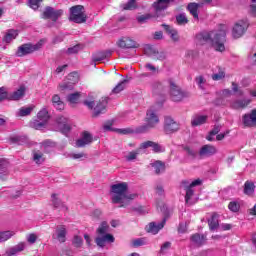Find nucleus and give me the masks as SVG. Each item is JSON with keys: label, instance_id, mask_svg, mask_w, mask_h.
<instances>
[{"label": "nucleus", "instance_id": "f257e3e1", "mask_svg": "<svg viewBox=\"0 0 256 256\" xmlns=\"http://www.w3.org/2000/svg\"><path fill=\"white\" fill-rule=\"evenodd\" d=\"M227 32L225 30H220L218 32H202L197 35L198 41L203 43H211L212 47H214L215 51H219L223 53L225 51V41H227Z\"/></svg>", "mask_w": 256, "mask_h": 256}, {"label": "nucleus", "instance_id": "f03ea898", "mask_svg": "<svg viewBox=\"0 0 256 256\" xmlns=\"http://www.w3.org/2000/svg\"><path fill=\"white\" fill-rule=\"evenodd\" d=\"M127 189L129 187L127 186L126 182L114 184L111 186V191L114 193L112 196V203H122L119 207H126L129 205L130 201H133L135 197H137V194H130L127 195Z\"/></svg>", "mask_w": 256, "mask_h": 256}, {"label": "nucleus", "instance_id": "7ed1b4c3", "mask_svg": "<svg viewBox=\"0 0 256 256\" xmlns=\"http://www.w3.org/2000/svg\"><path fill=\"white\" fill-rule=\"evenodd\" d=\"M166 85L168 87L170 99L176 103L183 101V99H187L189 97V92L184 91L181 86L177 84V81L173 78H169L166 80Z\"/></svg>", "mask_w": 256, "mask_h": 256}, {"label": "nucleus", "instance_id": "20e7f679", "mask_svg": "<svg viewBox=\"0 0 256 256\" xmlns=\"http://www.w3.org/2000/svg\"><path fill=\"white\" fill-rule=\"evenodd\" d=\"M45 44V40H40L36 44L27 43L18 47L16 52L17 57H25V55H31V53H35V51H39L41 47Z\"/></svg>", "mask_w": 256, "mask_h": 256}, {"label": "nucleus", "instance_id": "39448f33", "mask_svg": "<svg viewBox=\"0 0 256 256\" xmlns=\"http://www.w3.org/2000/svg\"><path fill=\"white\" fill-rule=\"evenodd\" d=\"M69 21L73 23H85L87 15H85V8L82 5L72 6L70 8Z\"/></svg>", "mask_w": 256, "mask_h": 256}, {"label": "nucleus", "instance_id": "423d86ee", "mask_svg": "<svg viewBox=\"0 0 256 256\" xmlns=\"http://www.w3.org/2000/svg\"><path fill=\"white\" fill-rule=\"evenodd\" d=\"M47 121H49V111L47 108H43L37 114V119L33 120L30 125L33 129L41 130L47 125Z\"/></svg>", "mask_w": 256, "mask_h": 256}, {"label": "nucleus", "instance_id": "0eeeda50", "mask_svg": "<svg viewBox=\"0 0 256 256\" xmlns=\"http://www.w3.org/2000/svg\"><path fill=\"white\" fill-rule=\"evenodd\" d=\"M247 29H249V20H239L235 23L233 29H232V36L234 39H240V37H243L245 33L247 32Z\"/></svg>", "mask_w": 256, "mask_h": 256}, {"label": "nucleus", "instance_id": "6e6552de", "mask_svg": "<svg viewBox=\"0 0 256 256\" xmlns=\"http://www.w3.org/2000/svg\"><path fill=\"white\" fill-rule=\"evenodd\" d=\"M63 9H55L51 6H48L44 9L42 13V19H51L53 23H57L60 17H63Z\"/></svg>", "mask_w": 256, "mask_h": 256}, {"label": "nucleus", "instance_id": "1a4fd4ad", "mask_svg": "<svg viewBox=\"0 0 256 256\" xmlns=\"http://www.w3.org/2000/svg\"><path fill=\"white\" fill-rule=\"evenodd\" d=\"M180 125L171 116H166L164 118V133L166 135H172V133H177L179 131Z\"/></svg>", "mask_w": 256, "mask_h": 256}, {"label": "nucleus", "instance_id": "9d476101", "mask_svg": "<svg viewBox=\"0 0 256 256\" xmlns=\"http://www.w3.org/2000/svg\"><path fill=\"white\" fill-rule=\"evenodd\" d=\"M77 73H71L68 78L59 84L60 91H72L74 85L77 83Z\"/></svg>", "mask_w": 256, "mask_h": 256}, {"label": "nucleus", "instance_id": "9b49d317", "mask_svg": "<svg viewBox=\"0 0 256 256\" xmlns=\"http://www.w3.org/2000/svg\"><path fill=\"white\" fill-rule=\"evenodd\" d=\"M117 46L120 49H137L139 44L129 37H122L118 40Z\"/></svg>", "mask_w": 256, "mask_h": 256}, {"label": "nucleus", "instance_id": "f8f14e48", "mask_svg": "<svg viewBox=\"0 0 256 256\" xmlns=\"http://www.w3.org/2000/svg\"><path fill=\"white\" fill-rule=\"evenodd\" d=\"M58 129H60L63 135H67L71 131V123H69V118L64 116H59L56 119Z\"/></svg>", "mask_w": 256, "mask_h": 256}, {"label": "nucleus", "instance_id": "ddd939ff", "mask_svg": "<svg viewBox=\"0 0 256 256\" xmlns=\"http://www.w3.org/2000/svg\"><path fill=\"white\" fill-rule=\"evenodd\" d=\"M216 153L217 147L211 144L203 145L198 152L201 159H205V157H213V155H216Z\"/></svg>", "mask_w": 256, "mask_h": 256}, {"label": "nucleus", "instance_id": "4468645a", "mask_svg": "<svg viewBox=\"0 0 256 256\" xmlns=\"http://www.w3.org/2000/svg\"><path fill=\"white\" fill-rule=\"evenodd\" d=\"M146 124L152 129L159 125V116L153 110H148L145 117Z\"/></svg>", "mask_w": 256, "mask_h": 256}, {"label": "nucleus", "instance_id": "2eb2a0df", "mask_svg": "<svg viewBox=\"0 0 256 256\" xmlns=\"http://www.w3.org/2000/svg\"><path fill=\"white\" fill-rule=\"evenodd\" d=\"M165 223H167V218H163V220L159 224L155 222H150L146 226V231L147 233H152V235H157V233H159V231L163 229V227H165Z\"/></svg>", "mask_w": 256, "mask_h": 256}, {"label": "nucleus", "instance_id": "dca6fc26", "mask_svg": "<svg viewBox=\"0 0 256 256\" xmlns=\"http://www.w3.org/2000/svg\"><path fill=\"white\" fill-rule=\"evenodd\" d=\"M242 123L245 127H256V109L252 110L251 113L244 114Z\"/></svg>", "mask_w": 256, "mask_h": 256}, {"label": "nucleus", "instance_id": "f3484780", "mask_svg": "<svg viewBox=\"0 0 256 256\" xmlns=\"http://www.w3.org/2000/svg\"><path fill=\"white\" fill-rule=\"evenodd\" d=\"M53 239L59 241V243H65L67 241V228L65 225L57 226L55 234L52 235Z\"/></svg>", "mask_w": 256, "mask_h": 256}, {"label": "nucleus", "instance_id": "a211bd4d", "mask_svg": "<svg viewBox=\"0 0 256 256\" xmlns=\"http://www.w3.org/2000/svg\"><path fill=\"white\" fill-rule=\"evenodd\" d=\"M111 243H115V236H113V234H100V236L97 238L98 247H105V245Z\"/></svg>", "mask_w": 256, "mask_h": 256}, {"label": "nucleus", "instance_id": "6ab92c4d", "mask_svg": "<svg viewBox=\"0 0 256 256\" xmlns=\"http://www.w3.org/2000/svg\"><path fill=\"white\" fill-rule=\"evenodd\" d=\"M25 247H27V244H25V242H20L17 245L8 248L6 250L5 255L6 256L18 255V253H22V251H25Z\"/></svg>", "mask_w": 256, "mask_h": 256}, {"label": "nucleus", "instance_id": "aec40b11", "mask_svg": "<svg viewBox=\"0 0 256 256\" xmlns=\"http://www.w3.org/2000/svg\"><path fill=\"white\" fill-rule=\"evenodd\" d=\"M190 241L196 245V247H203L207 242V236L200 233H195L190 236Z\"/></svg>", "mask_w": 256, "mask_h": 256}, {"label": "nucleus", "instance_id": "412c9836", "mask_svg": "<svg viewBox=\"0 0 256 256\" xmlns=\"http://www.w3.org/2000/svg\"><path fill=\"white\" fill-rule=\"evenodd\" d=\"M93 142V136L89 132H83L82 137L76 141V147H85Z\"/></svg>", "mask_w": 256, "mask_h": 256}, {"label": "nucleus", "instance_id": "4be33fe9", "mask_svg": "<svg viewBox=\"0 0 256 256\" xmlns=\"http://www.w3.org/2000/svg\"><path fill=\"white\" fill-rule=\"evenodd\" d=\"M173 3H175V0H158L153 3V7L156 11H165Z\"/></svg>", "mask_w": 256, "mask_h": 256}, {"label": "nucleus", "instance_id": "5701e85b", "mask_svg": "<svg viewBox=\"0 0 256 256\" xmlns=\"http://www.w3.org/2000/svg\"><path fill=\"white\" fill-rule=\"evenodd\" d=\"M107 105H109V97H102L97 103V115L107 113Z\"/></svg>", "mask_w": 256, "mask_h": 256}, {"label": "nucleus", "instance_id": "b1692460", "mask_svg": "<svg viewBox=\"0 0 256 256\" xmlns=\"http://www.w3.org/2000/svg\"><path fill=\"white\" fill-rule=\"evenodd\" d=\"M208 227L210 231H216V229H219V215L217 212H213L211 218L208 219Z\"/></svg>", "mask_w": 256, "mask_h": 256}, {"label": "nucleus", "instance_id": "393cba45", "mask_svg": "<svg viewBox=\"0 0 256 256\" xmlns=\"http://www.w3.org/2000/svg\"><path fill=\"white\" fill-rule=\"evenodd\" d=\"M19 35V31L15 29L7 30L2 41L3 43H11V41H14V39H17Z\"/></svg>", "mask_w": 256, "mask_h": 256}, {"label": "nucleus", "instance_id": "a878e982", "mask_svg": "<svg viewBox=\"0 0 256 256\" xmlns=\"http://www.w3.org/2000/svg\"><path fill=\"white\" fill-rule=\"evenodd\" d=\"M199 185H203V181L199 178L192 181L191 183H189V181L187 180L181 181V187L184 191H186L187 189H191L193 187H199Z\"/></svg>", "mask_w": 256, "mask_h": 256}, {"label": "nucleus", "instance_id": "bb28decb", "mask_svg": "<svg viewBox=\"0 0 256 256\" xmlns=\"http://www.w3.org/2000/svg\"><path fill=\"white\" fill-rule=\"evenodd\" d=\"M24 96H25V87L21 86L18 90L8 95V99L10 101H19V99H23Z\"/></svg>", "mask_w": 256, "mask_h": 256}, {"label": "nucleus", "instance_id": "cd10ccee", "mask_svg": "<svg viewBox=\"0 0 256 256\" xmlns=\"http://www.w3.org/2000/svg\"><path fill=\"white\" fill-rule=\"evenodd\" d=\"M51 102L53 107L58 111H63V109H65V103L61 100V97L58 94L52 96Z\"/></svg>", "mask_w": 256, "mask_h": 256}, {"label": "nucleus", "instance_id": "c85d7f7f", "mask_svg": "<svg viewBox=\"0 0 256 256\" xmlns=\"http://www.w3.org/2000/svg\"><path fill=\"white\" fill-rule=\"evenodd\" d=\"M199 7H201V5L195 2H191L187 6V10L189 11L190 15L194 17V19H199Z\"/></svg>", "mask_w": 256, "mask_h": 256}, {"label": "nucleus", "instance_id": "c756f323", "mask_svg": "<svg viewBox=\"0 0 256 256\" xmlns=\"http://www.w3.org/2000/svg\"><path fill=\"white\" fill-rule=\"evenodd\" d=\"M162 27L164 28V31H166V33L170 35L172 41H179V32H177L176 29L172 28L167 24H162Z\"/></svg>", "mask_w": 256, "mask_h": 256}, {"label": "nucleus", "instance_id": "7c9ffc66", "mask_svg": "<svg viewBox=\"0 0 256 256\" xmlns=\"http://www.w3.org/2000/svg\"><path fill=\"white\" fill-rule=\"evenodd\" d=\"M207 123V116L205 115H196L191 120L192 127H199V125H205Z\"/></svg>", "mask_w": 256, "mask_h": 256}, {"label": "nucleus", "instance_id": "2f4dec72", "mask_svg": "<svg viewBox=\"0 0 256 256\" xmlns=\"http://www.w3.org/2000/svg\"><path fill=\"white\" fill-rule=\"evenodd\" d=\"M83 103L90 111H94L93 117H97V111H95V96L89 95Z\"/></svg>", "mask_w": 256, "mask_h": 256}, {"label": "nucleus", "instance_id": "473e14b6", "mask_svg": "<svg viewBox=\"0 0 256 256\" xmlns=\"http://www.w3.org/2000/svg\"><path fill=\"white\" fill-rule=\"evenodd\" d=\"M250 103L251 100L249 99L235 100L232 102L231 107L232 109H245Z\"/></svg>", "mask_w": 256, "mask_h": 256}, {"label": "nucleus", "instance_id": "72a5a7b5", "mask_svg": "<svg viewBox=\"0 0 256 256\" xmlns=\"http://www.w3.org/2000/svg\"><path fill=\"white\" fill-rule=\"evenodd\" d=\"M255 194V183L251 181H246L244 183V195H248V197H253Z\"/></svg>", "mask_w": 256, "mask_h": 256}, {"label": "nucleus", "instance_id": "f704fd0d", "mask_svg": "<svg viewBox=\"0 0 256 256\" xmlns=\"http://www.w3.org/2000/svg\"><path fill=\"white\" fill-rule=\"evenodd\" d=\"M152 167L155 169L156 175H161V173L165 172V164L161 160H157L151 164Z\"/></svg>", "mask_w": 256, "mask_h": 256}, {"label": "nucleus", "instance_id": "c9c22d12", "mask_svg": "<svg viewBox=\"0 0 256 256\" xmlns=\"http://www.w3.org/2000/svg\"><path fill=\"white\" fill-rule=\"evenodd\" d=\"M33 109H35V107L33 106L21 107L16 113V115L17 117H27L28 115H31Z\"/></svg>", "mask_w": 256, "mask_h": 256}, {"label": "nucleus", "instance_id": "e433bc0d", "mask_svg": "<svg viewBox=\"0 0 256 256\" xmlns=\"http://www.w3.org/2000/svg\"><path fill=\"white\" fill-rule=\"evenodd\" d=\"M137 7V0H128L127 3L122 4V9L124 11H134Z\"/></svg>", "mask_w": 256, "mask_h": 256}, {"label": "nucleus", "instance_id": "4c0bfd02", "mask_svg": "<svg viewBox=\"0 0 256 256\" xmlns=\"http://www.w3.org/2000/svg\"><path fill=\"white\" fill-rule=\"evenodd\" d=\"M79 99H81V92H75L67 96L68 103L72 105L79 103Z\"/></svg>", "mask_w": 256, "mask_h": 256}, {"label": "nucleus", "instance_id": "58836bf2", "mask_svg": "<svg viewBox=\"0 0 256 256\" xmlns=\"http://www.w3.org/2000/svg\"><path fill=\"white\" fill-rule=\"evenodd\" d=\"M33 161L37 165H41V163L45 162V157L41 151H34L33 152Z\"/></svg>", "mask_w": 256, "mask_h": 256}, {"label": "nucleus", "instance_id": "ea45409f", "mask_svg": "<svg viewBox=\"0 0 256 256\" xmlns=\"http://www.w3.org/2000/svg\"><path fill=\"white\" fill-rule=\"evenodd\" d=\"M112 53L110 50H102L97 54V62L101 63V61H105V59L111 57Z\"/></svg>", "mask_w": 256, "mask_h": 256}, {"label": "nucleus", "instance_id": "a19ab883", "mask_svg": "<svg viewBox=\"0 0 256 256\" xmlns=\"http://www.w3.org/2000/svg\"><path fill=\"white\" fill-rule=\"evenodd\" d=\"M14 235H15L14 231L0 232V243H3L5 241H9V239H11V237H13Z\"/></svg>", "mask_w": 256, "mask_h": 256}, {"label": "nucleus", "instance_id": "79ce46f5", "mask_svg": "<svg viewBox=\"0 0 256 256\" xmlns=\"http://www.w3.org/2000/svg\"><path fill=\"white\" fill-rule=\"evenodd\" d=\"M187 23H189V19L187 18V16L183 13L176 15V25H187Z\"/></svg>", "mask_w": 256, "mask_h": 256}, {"label": "nucleus", "instance_id": "37998d69", "mask_svg": "<svg viewBox=\"0 0 256 256\" xmlns=\"http://www.w3.org/2000/svg\"><path fill=\"white\" fill-rule=\"evenodd\" d=\"M51 202H52V205L55 209H59V207H61V205H63V202L59 198V194H52L51 195Z\"/></svg>", "mask_w": 256, "mask_h": 256}, {"label": "nucleus", "instance_id": "c03bdc74", "mask_svg": "<svg viewBox=\"0 0 256 256\" xmlns=\"http://www.w3.org/2000/svg\"><path fill=\"white\" fill-rule=\"evenodd\" d=\"M157 52V49L155 47H153L150 44H146L144 46V53L145 55H147L148 57H153V55H155V53Z\"/></svg>", "mask_w": 256, "mask_h": 256}, {"label": "nucleus", "instance_id": "a18cd8bd", "mask_svg": "<svg viewBox=\"0 0 256 256\" xmlns=\"http://www.w3.org/2000/svg\"><path fill=\"white\" fill-rule=\"evenodd\" d=\"M9 169V162L7 160H0V175H7Z\"/></svg>", "mask_w": 256, "mask_h": 256}, {"label": "nucleus", "instance_id": "49530a36", "mask_svg": "<svg viewBox=\"0 0 256 256\" xmlns=\"http://www.w3.org/2000/svg\"><path fill=\"white\" fill-rule=\"evenodd\" d=\"M229 211H232V213H239V209H241V204L237 201H231L228 204Z\"/></svg>", "mask_w": 256, "mask_h": 256}, {"label": "nucleus", "instance_id": "de8ad7c7", "mask_svg": "<svg viewBox=\"0 0 256 256\" xmlns=\"http://www.w3.org/2000/svg\"><path fill=\"white\" fill-rule=\"evenodd\" d=\"M150 129H153V128L149 126V124H143L135 128V133H138V134L149 133Z\"/></svg>", "mask_w": 256, "mask_h": 256}, {"label": "nucleus", "instance_id": "09e8293b", "mask_svg": "<svg viewBox=\"0 0 256 256\" xmlns=\"http://www.w3.org/2000/svg\"><path fill=\"white\" fill-rule=\"evenodd\" d=\"M128 80L124 79L122 80L120 83H118L112 90V93L117 94V93H121V91H123L125 89V83H127Z\"/></svg>", "mask_w": 256, "mask_h": 256}, {"label": "nucleus", "instance_id": "8fccbe9b", "mask_svg": "<svg viewBox=\"0 0 256 256\" xmlns=\"http://www.w3.org/2000/svg\"><path fill=\"white\" fill-rule=\"evenodd\" d=\"M153 61H165L167 59V56L165 55V52H159V50H156L155 54L151 57Z\"/></svg>", "mask_w": 256, "mask_h": 256}, {"label": "nucleus", "instance_id": "3c124183", "mask_svg": "<svg viewBox=\"0 0 256 256\" xmlns=\"http://www.w3.org/2000/svg\"><path fill=\"white\" fill-rule=\"evenodd\" d=\"M113 120H108L104 122L102 129L103 131H112V132H117V129L113 128Z\"/></svg>", "mask_w": 256, "mask_h": 256}, {"label": "nucleus", "instance_id": "603ef678", "mask_svg": "<svg viewBox=\"0 0 256 256\" xmlns=\"http://www.w3.org/2000/svg\"><path fill=\"white\" fill-rule=\"evenodd\" d=\"M183 151L188 155V157H191V159H195L197 157V152L193 150V148L189 146H183Z\"/></svg>", "mask_w": 256, "mask_h": 256}, {"label": "nucleus", "instance_id": "864d4df0", "mask_svg": "<svg viewBox=\"0 0 256 256\" xmlns=\"http://www.w3.org/2000/svg\"><path fill=\"white\" fill-rule=\"evenodd\" d=\"M107 231H109V224L107 221H104L100 224V227L98 228L99 235H105L107 234Z\"/></svg>", "mask_w": 256, "mask_h": 256}, {"label": "nucleus", "instance_id": "5fc2aeb1", "mask_svg": "<svg viewBox=\"0 0 256 256\" xmlns=\"http://www.w3.org/2000/svg\"><path fill=\"white\" fill-rule=\"evenodd\" d=\"M72 245H74L77 249L83 247V238L80 236H74L72 240Z\"/></svg>", "mask_w": 256, "mask_h": 256}, {"label": "nucleus", "instance_id": "6e6d98bb", "mask_svg": "<svg viewBox=\"0 0 256 256\" xmlns=\"http://www.w3.org/2000/svg\"><path fill=\"white\" fill-rule=\"evenodd\" d=\"M185 195V203L189 204V201H191L192 197L195 195V190L193 188H188Z\"/></svg>", "mask_w": 256, "mask_h": 256}, {"label": "nucleus", "instance_id": "4d7b16f0", "mask_svg": "<svg viewBox=\"0 0 256 256\" xmlns=\"http://www.w3.org/2000/svg\"><path fill=\"white\" fill-rule=\"evenodd\" d=\"M213 81H221V79H225V71L220 70L218 73L212 75Z\"/></svg>", "mask_w": 256, "mask_h": 256}, {"label": "nucleus", "instance_id": "13d9d810", "mask_svg": "<svg viewBox=\"0 0 256 256\" xmlns=\"http://www.w3.org/2000/svg\"><path fill=\"white\" fill-rule=\"evenodd\" d=\"M5 99H9L7 89L5 87H0V103L1 101H5Z\"/></svg>", "mask_w": 256, "mask_h": 256}, {"label": "nucleus", "instance_id": "bf43d9fd", "mask_svg": "<svg viewBox=\"0 0 256 256\" xmlns=\"http://www.w3.org/2000/svg\"><path fill=\"white\" fill-rule=\"evenodd\" d=\"M67 157H70L71 159H83L87 158V154L81 152V153H70L67 155Z\"/></svg>", "mask_w": 256, "mask_h": 256}, {"label": "nucleus", "instance_id": "052dcab7", "mask_svg": "<svg viewBox=\"0 0 256 256\" xmlns=\"http://www.w3.org/2000/svg\"><path fill=\"white\" fill-rule=\"evenodd\" d=\"M133 247H143L145 245V238H138L132 241Z\"/></svg>", "mask_w": 256, "mask_h": 256}, {"label": "nucleus", "instance_id": "680f3d73", "mask_svg": "<svg viewBox=\"0 0 256 256\" xmlns=\"http://www.w3.org/2000/svg\"><path fill=\"white\" fill-rule=\"evenodd\" d=\"M80 50H81V46L75 45L71 48H68L67 53L68 55H75V53H79Z\"/></svg>", "mask_w": 256, "mask_h": 256}, {"label": "nucleus", "instance_id": "e2e57ef3", "mask_svg": "<svg viewBox=\"0 0 256 256\" xmlns=\"http://www.w3.org/2000/svg\"><path fill=\"white\" fill-rule=\"evenodd\" d=\"M151 17H152L151 14H144V15L138 16L136 19L138 23H145L146 21H149Z\"/></svg>", "mask_w": 256, "mask_h": 256}, {"label": "nucleus", "instance_id": "0e129e2a", "mask_svg": "<svg viewBox=\"0 0 256 256\" xmlns=\"http://www.w3.org/2000/svg\"><path fill=\"white\" fill-rule=\"evenodd\" d=\"M152 151H154V153H163L165 149H163L159 143L154 142V144H152Z\"/></svg>", "mask_w": 256, "mask_h": 256}, {"label": "nucleus", "instance_id": "69168bd1", "mask_svg": "<svg viewBox=\"0 0 256 256\" xmlns=\"http://www.w3.org/2000/svg\"><path fill=\"white\" fill-rule=\"evenodd\" d=\"M28 5L29 7H31V9H34V11H37V9H39V0H29Z\"/></svg>", "mask_w": 256, "mask_h": 256}, {"label": "nucleus", "instance_id": "338daca9", "mask_svg": "<svg viewBox=\"0 0 256 256\" xmlns=\"http://www.w3.org/2000/svg\"><path fill=\"white\" fill-rule=\"evenodd\" d=\"M137 155H139V152H135V151L129 152L128 155L126 156V160L133 161L137 159Z\"/></svg>", "mask_w": 256, "mask_h": 256}, {"label": "nucleus", "instance_id": "774afa93", "mask_svg": "<svg viewBox=\"0 0 256 256\" xmlns=\"http://www.w3.org/2000/svg\"><path fill=\"white\" fill-rule=\"evenodd\" d=\"M27 241H28V243L33 245V243H35L37 241V234H35V233L29 234L27 236Z\"/></svg>", "mask_w": 256, "mask_h": 256}]
</instances>
